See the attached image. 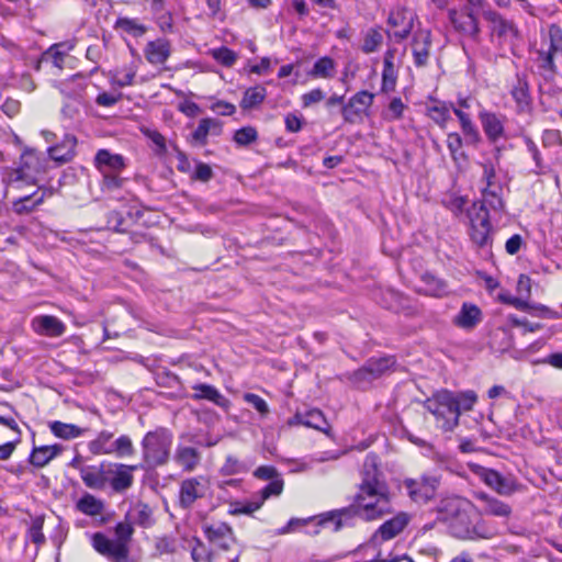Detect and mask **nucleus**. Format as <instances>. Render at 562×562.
Instances as JSON below:
<instances>
[{"mask_svg":"<svg viewBox=\"0 0 562 562\" xmlns=\"http://www.w3.org/2000/svg\"><path fill=\"white\" fill-rule=\"evenodd\" d=\"M379 458L370 452L366 456L358 492L349 506L321 515L319 526L334 522V531L352 526L356 518L364 521L382 519L394 513L393 495L378 467Z\"/></svg>","mask_w":562,"mask_h":562,"instance_id":"obj_1","label":"nucleus"},{"mask_svg":"<svg viewBox=\"0 0 562 562\" xmlns=\"http://www.w3.org/2000/svg\"><path fill=\"white\" fill-rule=\"evenodd\" d=\"M136 470L138 465L103 460L99 464L80 469V477L90 490L104 491L110 486L114 493H124L132 487L133 472Z\"/></svg>","mask_w":562,"mask_h":562,"instance_id":"obj_2","label":"nucleus"},{"mask_svg":"<svg viewBox=\"0 0 562 562\" xmlns=\"http://www.w3.org/2000/svg\"><path fill=\"white\" fill-rule=\"evenodd\" d=\"M442 519L447 522L449 532L458 539H473L477 536L479 520L474 506L463 498H452L439 507Z\"/></svg>","mask_w":562,"mask_h":562,"instance_id":"obj_3","label":"nucleus"},{"mask_svg":"<svg viewBox=\"0 0 562 562\" xmlns=\"http://www.w3.org/2000/svg\"><path fill=\"white\" fill-rule=\"evenodd\" d=\"M173 441L172 432L165 427H157L145 434L142 439V463L138 469L153 470L168 463Z\"/></svg>","mask_w":562,"mask_h":562,"instance_id":"obj_4","label":"nucleus"},{"mask_svg":"<svg viewBox=\"0 0 562 562\" xmlns=\"http://www.w3.org/2000/svg\"><path fill=\"white\" fill-rule=\"evenodd\" d=\"M425 407L437 418L442 420L441 429L452 431L459 425V412L456 406L454 392L441 390L432 398L425 402Z\"/></svg>","mask_w":562,"mask_h":562,"instance_id":"obj_5","label":"nucleus"},{"mask_svg":"<svg viewBox=\"0 0 562 562\" xmlns=\"http://www.w3.org/2000/svg\"><path fill=\"white\" fill-rule=\"evenodd\" d=\"M41 172L40 159L35 151L26 149L20 157L19 166L14 169H10L2 178V182L5 186L4 196L8 193V187L16 184L20 188V183L27 186L36 184L37 175Z\"/></svg>","mask_w":562,"mask_h":562,"instance_id":"obj_6","label":"nucleus"},{"mask_svg":"<svg viewBox=\"0 0 562 562\" xmlns=\"http://www.w3.org/2000/svg\"><path fill=\"white\" fill-rule=\"evenodd\" d=\"M538 67L553 76L557 72L554 57L562 55V29L558 24H551L548 36L542 38L541 47L537 49Z\"/></svg>","mask_w":562,"mask_h":562,"instance_id":"obj_7","label":"nucleus"},{"mask_svg":"<svg viewBox=\"0 0 562 562\" xmlns=\"http://www.w3.org/2000/svg\"><path fill=\"white\" fill-rule=\"evenodd\" d=\"M403 485L412 502L427 504L436 497L440 485V476L422 475L419 479H405Z\"/></svg>","mask_w":562,"mask_h":562,"instance_id":"obj_8","label":"nucleus"},{"mask_svg":"<svg viewBox=\"0 0 562 562\" xmlns=\"http://www.w3.org/2000/svg\"><path fill=\"white\" fill-rule=\"evenodd\" d=\"M484 19L490 22L492 34L495 35L501 44L509 45L512 53L515 55V46L520 40V33L516 24L504 19L494 10H484Z\"/></svg>","mask_w":562,"mask_h":562,"instance_id":"obj_9","label":"nucleus"},{"mask_svg":"<svg viewBox=\"0 0 562 562\" xmlns=\"http://www.w3.org/2000/svg\"><path fill=\"white\" fill-rule=\"evenodd\" d=\"M373 99L374 94L367 90H361L353 94L348 102L342 104L340 108L344 122L347 124L361 123L363 115L368 114V110L372 105Z\"/></svg>","mask_w":562,"mask_h":562,"instance_id":"obj_10","label":"nucleus"},{"mask_svg":"<svg viewBox=\"0 0 562 562\" xmlns=\"http://www.w3.org/2000/svg\"><path fill=\"white\" fill-rule=\"evenodd\" d=\"M449 21L453 29L473 41H477L481 33L477 14L473 13V8L450 9L448 12Z\"/></svg>","mask_w":562,"mask_h":562,"instance_id":"obj_11","label":"nucleus"},{"mask_svg":"<svg viewBox=\"0 0 562 562\" xmlns=\"http://www.w3.org/2000/svg\"><path fill=\"white\" fill-rule=\"evenodd\" d=\"M201 528L207 541L215 549L228 551L236 543L234 531L226 522H203Z\"/></svg>","mask_w":562,"mask_h":562,"instance_id":"obj_12","label":"nucleus"},{"mask_svg":"<svg viewBox=\"0 0 562 562\" xmlns=\"http://www.w3.org/2000/svg\"><path fill=\"white\" fill-rule=\"evenodd\" d=\"M92 546L98 553L111 562H128L130 546L109 539L102 532L93 535Z\"/></svg>","mask_w":562,"mask_h":562,"instance_id":"obj_13","label":"nucleus"},{"mask_svg":"<svg viewBox=\"0 0 562 562\" xmlns=\"http://www.w3.org/2000/svg\"><path fill=\"white\" fill-rule=\"evenodd\" d=\"M415 14L412 10L398 7L392 10L387 18V24L395 29L393 32L386 31L390 38L401 42L408 37L414 26Z\"/></svg>","mask_w":562,"mask_h":562,"instance_id":"obj_14","label":"nucleus"},{"mask_svg":"<svg viewBox=\"0 0 562 562\" xmlns=\"http://www.w3.org/2000/svg\"><path fill=\"white\" fill-rule=\"evenodd\" d=\"M411 515L406 512H398L392 518L385 520L373 533L372 540L380 539L382 542L397 537L408 526Z\"/></svg>","mask_w":562,"mask_h":562,"instance_id":"obj_15","label":"nucleus"},{"mask_svg":"<svg viewBox=\"0 0 562 562\" xmlns=\"http://www.w3.org/2000/svg\"><path fill=\"white\" fill-rule=\"evenodd\" d=\"M483 132L491 143H496L505 135V121L503 114L483 110L479 113Z\"/></svg>","mask_w":562,"mask_h":562,"instance_id":"obj_16","label":"nucleus"},{"mask_svg":"<svg viewBox=\"0 0 562 562\" xmlns=\"http://www.w3.org/2000/svg\"><path fill=\"white\" fill-rule=\"evenodd\" d=\"M204 494L203 477L186 479L180 484L179 505L181 508L188 509L196 499L204 497Z\"/></svg>","mask_w":562,"mask_h":562,"instance_id":"obj_17","label":"nucleus"},{"mask_svg":"<svg viewBox=\"0 0 562 562\" xmlns=\"http://www.w3.org/2000/svg\"><path fill=\"white\" fill-rule=\"evenodd\" d=\"M431 47V32L429 30H418L412 42V54L416 67L422 68L428 64Z\"/></svg>","mask_w":562,"mask_h":562,"instance_id":"obj_18","label":"nucleus"},{"mask_svg":"<svg viewBox=\"0 0 562 562\" xmlns=\"http://www.w3.org/2000/svg\"><path fill=\"white\" fill-rule=\"evenodd\" d=\"M471 220V240L480 248L487 246L491 241L490 232L492 229L490 214L476 212L470 215Z\"/></svg>","mask_w":562,"mask_h":562,"instance_id":"obj_19","label":"nucleus"},{"mask_svg":"<svg viewBox=\"0 0 562 562\" xmlns=\"http://www.w3.org/2000/svg\"><path fill=\"white\" fill-rule=\"evenodd\" d=\"M510 94L516 102L518 112L527 113L531 111L532 98L525 74L516 75V82L512 87Z\"/></svg>","mask_w":562,"mask_h":562,"instance_id":"obj_20","label":"nucleus"},{"mask_svg":"<svg viewBox=\"0 0 562 562\" xmlns=\"http://www.w3.org/2000/svg\"><path fill=\"white\" fill-rule=\"evenodd\" d=\"M170 54V42L164 37L157 38L155 41H149L144 48L145 58L151 65L165 64L169 58Z\"/></svg>","mask_w":562,"mask_h":562,"instance_id":"obj_21","label":"nucleus"},{"mask_svg":"<svg viewBox=\"0 0 562 562\" xmlns=\"http://www.w3.org/2000/svg\"><path fill=\"white\" fill-rule=\"evenodd\" d=\"M94 165L102 172H121L125 168V159L120 154L108 149H99L94 156Z\"/></svg>","mask_w":562,"mask_h":562,"instance_id":"obj_22","label":"nucleus"},{"mask_svg":"<svg viewBox=\"0 0 562 562\" xmlns=\"http://www.w3.org/2000/svg\"><path fill=\"white\" fill-rule=\"evenodd\" d=\"M76 145V136L65 134L64 138L59 143L48 148V155L54 161L59 164L68 162L75 157Z\"/></svg>","mask_w":562,"mask_h":562,"instance_id":"obj_23","label":"nucleus"},{"mask_svg":"<svg viewBox=\"0 0 562 562\" xmlns=\"http://www.w3.org/2000/svg\"><path fill=\"white\" fill-rule=\"evenodd\" d=\"M192 389L196 391V393L191 395L194 401L206 400L225 409L231 406V401L211 384L196 383Z\"/></svg>","mask_w":562,"mask_h":562,"instance_id":"obj_24","label":"nucleus"},{"mask_svg":"<svg viewBox=\"0 0 562 562\" xmlns=\"http://www.w3.org/2000/svg\"><path fill=\"white\" fill-rule=\"evenodd\" d=\"M64 450V447L59 443L49 446H34L30 456L29 462L35 468H44L53 459L59 456Z\"/></svg>","mask_w":562,"mask_h":562,"instance_id":"obj_25","label":"nucleus"},{"mask_svg":"<svg viewBox=\"0 0 562 562\" xmlns=\"http://www.w3.org/2000/svg\"><path fill=\"white\" fill-rule=\"evenodd\" d=\"M482 321L477 305L464 302L453 319V324L463 329H473Z\"/></svg>","mask_w":562,"mask_h":562,"instance_id":"obj_26","label":"nucleus"},{"mask_svg":"<svg viewBox=\"0 0 562 562\" xmlns=\"http://www.w3.org/2000/svg\"><path fill=\"white\" fill-rule=\"evenodd\" d=\"M173 460L184 472H192L201 462V452L193 447L179 445Z\"/></svg>","mask_w":562,"mask_h":562,"instance_id":"obj_27","label":"nucleus"},{"mask_svg":"<svg viewBox=\"0 0 562 562\" xmlns=\"http://www.w3.org/2000/svg\"><path fill=\"white\" fill-rule=\"evenodd\" d=\"M395 49L389 48L384 53L383 57V70H382V91L390 92L395 89L397 80V70L394 66Z\"/></svg>","mask_w":562,"mask_h":562,"instance_id":"obj_28","label":"nucleus"},{"mask_svg":"<svg viewBox=\"0 0 562 562\" xmlns=\"http://www.w3.org/2000/svg\"><path fill=\"white\" fill-rule=\"evenodd\" d=\"M475 497L483 503V513L485 515L495 517H509L512 514V507L508 504L484 492L476 493Z\"/></svg>","mask_w":562,"mask_h":562,"instance_id":"obj_29","label":"nucleus"},{"mask_svg":"<svg viewBox=\"0 0 562 562\" xmlns=\"http://www.w3.org/2000/svg\"><path fill=\"white\" fill-rule=\"evenodd\" d=\"M504 206L505 204L502 196L496 191L488 188L482 190V200L474 202L472 205L473 211H475V213L481 212V214H490V210L503 211Z\"/></svg>","mask_w":562,"mask_h":562,"instance_id":"obj_30","label":"nucleus"},{"mask_svg":"<svg viewBox=\"0 0 562 562\" xmlns=\"http://www.w3.org/2000/svg\"><path fill=\"white\" fill-rule=\"evenodd\" d=\"M420 280L424 283V288L419 292L425 295L440 297L448 293L447 282L431 272L423 273Z\"/></svg>","mask_w":562,"mask_h":562,"instance_id":"obj_31","label":"nucleus"},{"mask_svg":"<svg viewBox=\"0 0 562 562\" xmlns=\"http://www.w3.org/2000/svg\"><path fill=\"white\" fill-rule=\"evenodd\" d=\"M453 113L458 117L462 133L468 144L476 145L481 142V135L477 127L472 122L469 114L463 112L461 109L452 106Z\"/></svg>","mask_w":562,"mask_h":562,"instance_id":"obj_32","label":"nucleus"},{"mask_svg":"<svg viewBox=\"0 0 562 562\" xmlns=\"http://www.w3.org/2000/svg\"><path fill=\"white\" fill-rule=\"evenodd\" d=\"M45 200V193L38 195L37 191L32 194L21 196L13 201L12 211L18 215H25L32 213Z\"/></svg>","mask_w":562,"mask_h":562,"instance_id":"obj_33","label":"nucleus"},{"mask_svg":"<svg viewBox=\"0 0 562 562\" xmlns=\"http://www.w3.org/2000/svg\"><path fill=\"white\" fill-rule=\"evenodd\" d=\"M37 324V330L49 337H59L65 330V324L55 316L52 315H43L35 319Z\"/></svg>","mask_w":562,"mask_h":562,"instance_id":"obj_34","label":"nucleus"},{"mask_svg":"<svg viewBox=\"0 0 562 562\" xmlns=\"http://www.w3.org/2000/svg\"><path fill=\"white\" fill-rule=\"evenodd\" d=\"M76 508L87 516H98L104 510V502L90 493H85L76 503Z\"/></svg>","mask_w":562,"mask_h":562,"instance_id":"obj_35","label":"nucleus"},{"mask_svg":"<svg viewBox=\"0 0 562 562\" xmlns=\"http://www.w3.org/2000/svg\"><path fill=\"white\" fill-rule=\"evenodd\" d=\"M396 363L395 358L392 356H385L380 358H370L366 361V367L369 373L374 380L380 379L385 372H387Z\"/></svg>","mask_w":562,"mask_h":562,"instance_id":"obj_36","label":"nucleus"},{"mask_svg":"<svg viewBox=\"0 0 562 562\" xmlns=\"http://www.w3.org/2000/svg\"><path fill=\"white\" fill-rule=\"evenodd\" d=\"M114 434L109 430H102L98 434L95 439L89 441L88 449L94 454H110V449L112 448Z\"/></svg>","mask_w":562,"mask_h":562,"instance_id":"obj_37","label":"nucleus"},{"mask_svg":"<svg viewBox=\"0 0 562 562\" xmlns=\"http://www.w3.org/2000/svg\"><path fill=\"white\" fill-rule=\"evenodd\" d=\"M452 103H447L443 101H436V104L427 108L428 116L437 123L441 128L447 126V122L451 119L450 109H452Z\"/></svg>","mask_w":562,"mask_h":562,"instance_id":"obj_38","label":"nucleus"},{"mask_svg":"<svg viewBox=\"0 0 562 562\" xmlns=\"http://www.w3.org/2000/svg\"><path fill=\"white\" fill-rule=\"evenodd\" d=\"M49 429L54 436L65 440L77 438L81 436L83 432V429H81L80 427L74 424H66L59 420L52 422L49 424Z\"/></svg>","mask_w":562,"mask_h":562,"instance_id":"obj_39","label":"nucleus"},{"mask_svg":"<svg viewBox=\"0 0 562 562\" xmlns=\"http://www.w3.org/2000/svg\"><path fill=\"white\" fill-rule=\"evenodd\" d=\"M60 46H63V44H54L48 49H46L42 54L41 58L37 60V63L35 65V69L40 70L41 65L43 63H46V64L50 63L53 66H55L57 68H61L66 54L64 52L59 50Z\"/></svg>","mask_w":562,"mask_h":562,"instance_id":"obj_40","label":"nucleus"},{"mask_svg":"<svg viewBox=\"0 0 562 562\" xmlns=\"http://www.w3.org/2000/svg\"><path fill=\"white\" fill-rule=\"evenodd\" d=\"M266 88L257 86L248 88L243 95L240 101V108L244 110L252 109L263 102L266 98Z\"/></svg>","mask_w":562,"mask_h":562,"instance_id":"obj_41","label":"nucleus"},{"mask_svg":"<svg viewBox=\"0 0 562 562\" xmlns=\"http://www.w3.org/2000/svg\"><path fill=\"white\" fill-rule=\"evenodd\" d=\"M303 425L323 431L325 434H328L330 429V426L322 411L316 408L310 409L305 413V419L303 422Z\"/></svg>","mask_w":562,"mask_h":562,"instance_id":"obj_42","label":"nucleus"},{"mask_svg":"<svg viewBox=\"0 0 562 562\" xmlns=\"http://www.w3.org/2000/svg\"><path fill=\"white\" fill-rule=\"evenodd\" d=\"M263 504L258 497L255 495L251 501L239 502L235 501L229 504L228 514L238 516V515H251L259 508H261Z\"/></svg>","mask_w":562,"mask_h":562,"instance_id":"obj_43","label":"nucleus"},{"mask_svg":"<svg viewBox=\"0 0 562 562\" xmlns=\"http://www.w3.org/2000/svg\"><path fill=\"white\" fill-rule=\"evenodd\" d=\"M135 453L134 445L130 436L122 435L112 442L110 454L119 458L131 457Z\"/></svg>","mask_w":562,"mask_h":562,"instance_id":"obj_44","label":"nucleus"},{"mask_svg":"<svg viewBox=\"0 0 562 562\" xmlns=\"http://www.w3.org/2000/svg\"><path fill=\"white\" fill-rule=\"evenodd\" d=\"M115 27L128 33L134 37H142L147 32V26L137 22L136 19L119 18Z\"/></svg>","mask_w":562,"mask_h":562,"instance_id":"obj_45","label":"nucleus"},{"mask_svg":"<svg viewBox=\"0 0 562 562\" xmlns=\"http://www.w3.org/2000/svg\"><path fill=\"white\" fill-rule=\"evenodd\" d=\"M191 558L194 562H212L213 552L199 539H192Z\"/></svg>","mask_w":562,"mask_h":562,"instance_id":"obj_46","label":"nucleus"},{"mask_svg":"<svg viewBox=\"0 0 562 562\" xmlns=\"http://www.w3.org/2000/svg\"><path fill=\"white\" fill-rule=\"evenodd\" d=\"M382 42H383V36H382L381 32L378 29H370L363 38V44H362L361 49L366 54H371V53L378 50V48L381 46Z\"/></svg>","mask_w":562,"mask_h":562,"instance_id":"obj_47","label":"nucleus"},{"mask_svg":"<svg viewBox=\"0 0 562 562\" xmlns=\"http://www.w3.org/2000/svg\"><path fill=\"white\" fill-rule=\"evenodd\" d=\"M454 401L460 416L462 412H468L473 408V405L477 401V396L474 391L459 392L454 393Z\"/></svg>","mask_w":562,"mask_h":562,"instance_id":"obj_48","label":"nucleus"},{"mask_svg":"<svg viewBox=\"0 0 562 562\" xmlns=\"http://www.w3.org/2000/svg\"><path fill=\"white\" fill-rule=\"evenodd\" d=\"M335 68V63L330 57H321L317 59L311 70L313 77H331V71Z\"/></svg>","mask_w":562,"mask_h":562,"instance_id":"obj_49","label":"nucleus"},{"mask_svg":"<svg viewBox=\"0 0 562 562\" xmlns=\"http://www.w3.org/2000/svg\"><path fill=\"white\" fill-rule=\"evenodd\" d=\"M283 479L279 476L277 479L271 480L270 483H268L256 496L263 504L265 501L268 499L269 497L280 495L283 491Z\"/></svg>","mask_w":562,"mask_h":562,"instance_id":"obj_50","label":"nucleus"},{"mask_svg":"<svg viewBox=\"0 0 562 562\" xmlns=\"http://www.w3.org/2000/svg\"><path fill=\"white\" fill-rule=\"evenodd\" d=\"M212 57L224 67H232L237 60V54L226 46L212 50Z\"/></svg>","mask_w":562,"mask_h":562,"instance_id":"obj_51","label":"nucleus"},{"mask_svg":"<svg viewBox=\"0 0 562 562\" xmlns=\"http://www.w3.org/2000/svg\"><path fill=\"white\" fill-rule=\"evenodd\" d=\"M211 119H202L198 127L191 134V140L195 145L204 146L207 143V135L210 134Z\"/></svg>","mask_w":562,"mask_h":562,"instance_id":"obj_52","label":"nucleus"},{"mask_svg":"<svg viewBox=\"0 0 562 562\" xmlns=\"http://www.w3.org/2000/svg\"><path fill=\"white\" fill-rule=\"evenodd\" d=\"M258 138L257 130L252 126H244L234 134V142L239 146H247Z\"/></svg>","mask_w":562,"mask_h":562,"instance_id":"obj_53","label":"nucleus"},{"mask_svg":"<svg viewBox=\"0 0 562 562\" xmlns=\"http://www.w3.org/2000/svg\"><path fill=\"white\" fill-rule=\"evenodd\" d=\"M156 383L161 387L177 389L181 386L180 378L171 371L164 370L156 373Z\"/></svg>","mask_w":562,"mask_h":562,"instance_id":"obj_54","label":"nucleus"},{"mask_svg":"<svg viewBox=\"0 0 562 562\" xmlns=\"http://www.w3.org/2000/svg\"><path fill=\"white\" fill-rule=\"evenodd\" d=\"M467 203L468 199L465 196L454 194L442 200L443 206L457 216L463 212Z\"/></svg>","mask_w":562,"mask_h":562,"instance_id":"obj_55","label":"nucleus"},{"mask_svg":"<svg viewBox=\"0 0 562 562\" xmlns=\"http://www.w3.org/2000/svg\"><path fill=\"white\" fill-rule=\"evenodd\" d=\"M498 483L496 484L495 492L501 495H512L518 490V483L512 476H504L499 474Z\"/></svg>","mask_w":562,"mask_h":562,"instance_id":"obj_56","label":"nucleus"},{"mask_svg":"<svg viewBox=\"0 0 562 562\" xmlns=\"http://www.w3.org/2000/svg\"><path fill=\"white\" fill-rule=\"evenodd\" d=\"M246 471L247 468L241 462H239L237 458L233 456H227L225 463L221 468V473L223 475H234Z\"/></svg>","mask_w":562,"mask_h":562,"instance_id":"obj_57","label":"nucleus"},{"mask_svg":"<svg viewBox=\"0 0 562 562\" xmlns=\"http://www.w3.org/2000/svg\"><path fill=\"white\" fill-rule=\"evenodd\" d=\"M350 381L358 387H366L375 380L369 373V370L366 367V364H363L361 368L352 372V374L350 375Z\"/></svg>","mask_w":562,"mask_h":562,"instance_id":"obj_58","label":"nucleus"},{"mask_svg":"<svg viewBox=\"0 0 562 562\" xmlns=\"http://www.w3.org/2000/svg\"><path fill=\"white\" fill-rule=\"evenodd\" d=\"M524 143L527 147L528 153L531 155V157L536 164L535 172L538 175L541 173V171L543 169V162H542V157H541V154H540V150H539L537 144L529 136H524Z\"/></svg>","mask_w":562,"mask_h":562,"instance_id":"obj_59","label":"nucleus"},{"mask_svg":"<svg viewBox=\"0 0 562 562\" xmlns=\"http://www.w3.org/2000/svg\"><path fill=\"white\" fill-rule=\"evenodd\" d=\"M125 217L120 211H111L106 215V225L110 229H113L116 233H124L126 228Z\"/></svg>","mask_w":562,"mask_h":562,"instance_id":"obj_60","label":"nucleus"},{"mask_svg":"<svg viewBox=\"0 0 562 562\" xmlns=\"http://www.w3.org/2000/svg\"><path fill=\"white\" fill-rule=\"evenodd\" d=\"M114 532L116 537L115 541L128 546L132 540L134 528L130 522H117L114 528Z\"/></svg>","mask_w":562,"mask_h":562,"instance_id":"obj_61","label":"nucleus"},{"mask_svg":"<svg viewBox=\"0 0 562 562\" xmlns=\"http://www.w3.org/2000/svg\"><path fill=\"white\" fill-rule=\"evenodd\" d=\"M155 549L160 555L172 554L177 550L176 540L168 536L160 537L156 540Z\"/></svg>","mask_w":562,"mask_h":562,"instance_id":"obj_62","label":"nucleus"},{"mask_svg":"<svg viewBox=\"0 0 562 562\" xmlns=\"http://www.w3.org/2000/svg\"><path fill=\"white\" fill-rule=\"evenodd\" d=\"M120 172H102V189L113 191L123 186V179L119 177Z\"/></svg>","mask_w":562,"mask_h":562,"instance_id":"obj_63","label":"nucleus"},{"mask_svg":"<svg viewBox=\"0 0 562 562\" xmlns=\"http://www.w3.org/2000/svg\"><path fill=\"white\" fill-rule=\"evenodd\" d=\"M244 400L248 404H250L256 411H258L261 415H266L269 413V407L267 402L255 393H245Z\"/></svg>","mask_w":562,"mask_h":562,"instance_id":"obj_64","label":"nucleus"}]
</instances>
